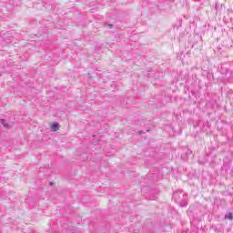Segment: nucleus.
<instances>
[{"instance_id": "20e7f679", "label": "nucleus", "mask_w": 233, "mask_h": 233, "mask_svg": "<svg viewBox=\"0 0 233 233\" xmlns=\"http://www.w3.org/2000/svg\"><path fill=\"white\" fill-rule=\"evenodd\" d=\"M226 218L227 219H233V214L232 213H228V215H226Z\"/></svg>"}, {"instance_id": "f03ea898", "label": "nucleus", "mask_w": 233, "mask_h": 233, "mask_svg": "<svg viewBox=\"0 0 233 233\" xmlns=\"http://www.w3.org/2000/svg\"><path fill=\"white\" fill-rule=\"evenodd\" d=\"M1 123H2L3 127H5V128H8V123H6V120L2 119Z\"/></svg>"}, {"instance_id": "7ed1b4c3", "label": "nucleus", "mask_w": 233, "mask_h": 233, "mask_svg": "<svg viewBox=\"0 0 233 233\" xmlns=\"http://www.w3.org/2000/svg\"><path fill=\"white\" fill-rule=\"evenodd\" d=\"M173 195L174 196H185V194L181 191H176Z\"/></svg>"}, {"instance_id": "f257e3e1", "label": "nucleus", "mask_w": 233, "mask_h": 233, "mask_svg": "<svg viewBox=\"0 0 233 233\" xmlns=\"http://www.w3.org/2000/svg\"><path fill=\"white\" fill-rule=\"evenodd\" d=\"M51 130L53 132H57V130H59V124L55 122L51 125Z\"/></svg>"}]
</instances>
